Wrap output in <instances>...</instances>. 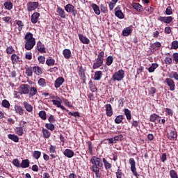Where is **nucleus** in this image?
I'll list each match as a JSON object with an SVG mask.
<instances>
[{"instance_id":"nucleus-1","label":"nucleus","mask_w":178,"mask_h":178,"mask_svg":"<svg viewBox=\"0 0 178 178\" xmlns=\"http://www.w3.org/2000/svg\"><path fill=\"white\" fill-rule=\"evenodd\" d=\"M24 40H25V49H26V51H31L35 46V38H34L33 33L27 32Z\"/></svg>"},{"instance_id":"nucleus-2","label":"nucleus","mask_w":178,"mask_h":178,"mask_svg":"<svg viewBox=\"0 0 178 178\" xmlns=\"http://www.w3.org/2000/svg\"><path fill=\"white\" fill-rule=\"evenodd\" d=\"M90 163L93 164L92 166V172H94L96 176L99 173V168H102V160L95 156H92Z\"/></svg>"},{"instance_id":"nucleus-3","label":"nucleus","mask_w":178,"mask_h":178,"mask_svg":"<svg viewBox=\"0 0 178 178\" xmlns=\"http://www.w3.org/2000/svg\"><path fill=\"white\" fill-rule=\"evenodd\" d=\"M124 78V71L123 70H120L113 75V79L114 81H120Z\"/></svg>"},{"instance_id":"nucleus-4","label":"nucleus","mask_w":178,"mask_h":178,"mask_svg":"<svg viewBox=\"0 0 178 178\" xmlns=\"http://www.w3.org/2000/svg\"><path fill=\"white\" fill-rule=\"evenodd\" d=\"M38 6H40V3H38V1H29L26 5L28 12L35 10Z\"/></svg>"},{"instance_id":"nucleus-5","label":"nucleus","mask_w":178,"mask_h":178,"mask_svg":"<svg viewBox=\"0 0 178 178\" xmlns=\"http://www.w3.org/2000/svg\"><path fill=\"white\" fill-rule=\"evenodd\" d=\"M49 152L51 159H56V158L59 159V156L56 154V146L51 145L49 148Z\"/></svg>"},{"instance_id":"nucleus-6","label":"nucleus","mask_w":178,"mask_h":178,"mask_svg":"<svg viewBox=\"0 0 178 178\" xmlns=\"http://www.w3.org/2000/svg\"><path fill=\"white\" fill-rule=\"evenodd\" d=\"M129 163L131 165V171L132 172L133 175H134L136 177H138V173H137V168H136V161L134 159L131 158L129 159Z\"/></svg>"},{"instance_id":"nucleus-7","label":"nucleus","mask_w":178,"mask_h":178,"mask_svg":"<svg viewBox=\"0 0 178 178\" xmlns=\"http://www.w3.org/2000/svg\"><path fill=\"white\" fill-rule=\"evenodd\" d=\"M36 49L40 52V54H47L45 45L40 40L36 44Z\"/></svg>"},{"instance_id":"nucleus-8","label":"nucleus","mask_w":178,"mask_h":178,"mask_svg":"<svg viewBox=\"0 0 178 178\" xmlns=\"http://www.w3.org/2000/svg\"><path fill=\"white\" fill-rule=\"evenodd\" d=\"M65 10H66L67 13H72L73 16H76V11L74 10V6L72 4H67L65 6Z\"/></svg>"},{"instance_id":"nucleus-9","label":"nucleus","mask_w":178,"mask_h":178,"mask_svg":"<svg viewBox=\"0 0 178 178\" xmlns=\"http://www.w3.org/2000/svg\"><path fill=\"white\" fill-rule=\"evenodd\" d=\"M165 82L170 87V91H175L176 86L175 85V81L170 78H166Z\"/></svg>"},{"instance_id":"nucleus-10","label":"nucleus","mask_w":178,"mask_h":178,"mask_svg":"<svg viewBox=\"0 0 178 178\" xmlns=\"http://www.w3.org/2000/svg\"><path fill=\"white\" fill-rule=\"evenodd\" d=\"M21 94H29L30 92V85L29 84H22L20 87Z\"/></svg>"},{"instance_id":"nucleus-11","label":"nucleus","mask_w":178,"mask_h":178,"mask_svg":"<svg viewBox=\"0 0 178 178\" xmlns=\"http://www.w3.org/2000/svg\"><path fill=\"white\" fill-rule=\"evenodd\" d=\"M13 65H19L20 64V56L17 54H12L10 57Z\"/></svg>"},{"instance_id":"nucleus-12","label":"nucleus","mask_w":178,"mask_h":178,"mask_svg":"<svg viewBox=\"0 0 178 178\" xmlns=\"http://www.w3.org/2000/svg\"><path fill=\"white\" fill-rule=\"evenodd\" d=\"M65 83V78L60 76L55 81L54 87L55 88H59L62 84Z\"/></svg>"},{"instance_id":"nucleus-13","label":"nucleus","mask_w":178,"mask_h":178,"mask_svg":"<svg viewBox=\"0 0 178 178\" xmlns=\"http://www.w3.org/2000/svg\"><path fill=\"white\" fill-rule=\"evenodd\" d=\"M115 15L116 17H118V19H124V15L122 12V10H120V6H118L115 9Z\"/></svg>"},{"instance_id":"nucleus-14","label":"nucleus","mask_w":178,"mask_h":178,"mask_svg":"<svg viewBox=\"0 0 178 178\" xmlns=\"http://www.w3.org/2000/svg\"><path fill=\"white\" fill-rule=\"evenodd\" d=\"M158 20H159L160 22H163L167 24H170V23H172V22H173V17H159Z\"/></svg>"},{"instance_id":"nucleus-15","label":"nucleus","mask_w":178,"mask_h":178,"mask_svg":"<svg viewBox=\"0 0 178 178\" xmlns=\"http://www.w3.org/2000/svg\"><path fill=\"white\" fill-rule=\"evenodd\" d=\"M57 13L61 19H66V12L59 6H57Z\"/></svg>"},{"instance_id":"nucleus-16","label":"nucleus","mask_w":178,"mask_h":178,"mask_svg":"<svg viewBox=\"0 0 178 178\" xmlns=\"http://www.w3.org/2000/svg\"><path fill=\"white\" fill-rule=\"evenodd\" d=\"M167 137L168 140H172L173 141H175V140L177 138V132L176 131H171L167 134Z\"/></svg>"},{"instance_id":"nucleus-17","label":"nucleus","mask_w":178,"mask_h":178,"mask_svg":"<svg viewBox=\"0 0 178 178\" xmlns=\"http://www.w3.org/2000/svg\"><path fill=\"white\" fill-rule=\"evenodd\" d=\"M14 109L15 111V113L17 115H19L20 116L24 115V110L21 106L15 105Z\"/></svg>"},{"instance_id":"nucleus-18","label":"nucleus","mask_w":178,"mask_h":178,"mask_svg":"<svg viewBox=\"0 0 178 178\" xmlns=\"http://www.w3.org/2000/svg\"><path fill=\"white\" fill-rule=\"evenodd\" d=\"M63 154L65 156H67V158H73L74 156V152L70 149H65L63 152Z\"/></svg>"},{"instance_id":"nucleus-19","label":"nucleus","mask_w":178,"mask_h":178,"mask_svg":"<svg viewBox=\"0 0 178 178\" xmlns=\"http://www.w3.org/2000/svg\"><path fill=\"white\" fill-rule=\"evenodd\" d=\"M38 17H40V13L35 12L31 15V23L35 24L38 22Z\"/></svg>"},{"instance_id":"nucleus-20","label":"nucleus","mask_w":178,"mask_h":178,"mask_svg":"<svg viewBox=\"0 0 178 178\" xmlns=\"http://www.w3.org/2000/svg\"><path fill=\"white\" fill-rule=\"evenodd\" d=\"M79 40L81 41V42H82V44H90V39H88V38L83 35V34H79Z\"/></svg>"},{"instance_id":"nucleus-21","label":"nucleus","mask_w":178,"mask_h":178,"mask_svg":"<svg viewBox=\"0 0 178 178\" xmlns=\"http://www.w3.org/2000/svg\"><path fill=\"white\" fill-rule=\"evenodd\" d=\"M63 55L65 59H70L72 58V51L69 49H65L63 51Z\"/></svg>"},{"instance_id":"nucleus-22","label":"nucleus","mask_w":178,"mask_h":178,"mask_svg":"<svg viewBox=\"0 0 178 178\" xmlns=\"http://www.w3.org/2000/svg\"><path fill=\"white\" fill-rule=\"evenodd\" d=\"M102 65H104V61H102V60L97 58L96 62L93 63L92 69H98L99 67H101Z\"/></svg>"},{"instance_id":"nucleus-23","label":"nucleus","mask_w":178,"mask_h":178,"mask_svg":"<svg viewBox=\"0 0 178 178\" xmlns=\"http://www.w3.org/2000/svg\"><path fill=\"white\" fill-rule=\"evenodd\" d=\"M132 7L135 9L137 12H143L144 10V8L138 3H134L132 4Z\"/></svg>"},{"instance_id":"nucleus-24","label":"nucleus","mask_w":178,"mask_h":178,"mask_svg":"<svg viewBox=\"0 0 178 178\" xmlns=\"http://www.w3.org/2000/svg\"><path fill=\"white\" fill-rule=\"evenodd\" d=\"M3 6L7 10H12L13 9V3L10 1H5Z\"/></svg>"},{"instance_id":"nucleus-25","label":"nucleus","mask_w":178,"mask_h":178,"mask_svg":"<svg viewBox=\"0 0 178 178\" xmlns=\"http://www.w3.org/2000/svg\"><path fill=\"white\" fill-rule=\"evenodd\" d=\"M30 166V160L29 159H24L22 161L21 166L20 168H22L23 169H26Z\"/></svg>"},{"instance_id":"nucleus-26","label":"nucleus","mask_w":178,"mask_h":178,"mask_svg":"<svg viewBox=\"0 0 178 178\" xmlns=\"http://www.w3.org/2000/svg\"><path fill=\"white\" fill-rule=\"evenodd\" d=\"M92 8L95 13V15H97V16H99L101 15V10H99V6L95 3L92 4Z\"/></svg>"},{"instance_id":"nucleus-27","label":"nucleus","mask_w":178,"mask_h":178,"mask_svg":"<svg viewBox=\"0 0 178 178\" xmlns=\"http://www.w3.org/2000/svg\"><path fill=\"white\" fill-rule=\"evenodd\" d=\"M46 65L47 66H55V59L52 57H49L46 60Z\"/></svg>"},{"instance_id":"nucleus-28","label":"nucleus","mask_w":178,"mask_h":178,"mask_svg":"<svg viewBox=\"0 0 178 178\" xmlns=\"http://www.w3.org/2000/svg\"><path fill=\"white\" fill-rule=\"evenodd\" d=\"M23 105L27 112H33V106L27 102H24Z\"/></svg>"},{"instance_id":"nucleus-29","label":"nucleus","mask_w":178,"mask_h":178,"mask_svg":"<svg viewBox=\"0 0 178 178\" xmlns=\"http://www.w3.org/2000/svg\"><path fill=\"white\" fill-rule=\"evenodd\" d=\"M44 138H49L51 137V132L48 129L43 128L42 129Z\"/></svg>"},{"instance_id":"nucleus-30","label":"nucleus","mask_w":178,"mask_h":178,"mask_svg":"<svg viewBox=\"0 0 178 178\" xmlns=\"http://www.w3.org/2000/svg\"><path fill=\"white\" fill-rule=\"evenodd\" d=\"M94 79L97 81H99V80H101V79H102V71H97L95 73Z\"/></svg>"},{"instance_id":"nucleus-31","label":"nucleus","mask_w":178,"mask_h":178,"mask_svg":"<svg viewBox=\"0 0 178 178\" xmlns=\"http://www.w3.org/2000/svg\"><path fill=\"white\" fill-rule=\"evenodd\" d=\"M33 72H34L33 67L29 66L26 68V76H28V77L33 76Z\"/></svg>"},{"instance_id":"nucleus-32","label":"nucleus","mask_w":178,"mask_h":178,"mask_svg":"<svg viewBox=\"0 0 178 178\" xmlns=\"http://www.w3.org/2000/svg\"><path fill=\"white\" fill-rule=\"evenodd\" d=\"M33 69L34 73L36 74L38 76H40V74H42V69L41 68V67L34 66Z\"/></svg>"},{"instance_id":"nucleus-33","label":"nucleus","mask_w":178,"mask_h":178,"mask_svg":"<svg viewBox=\"0 0 178 178\" xmlns=\"http://www.w3.org/2000/svg\"><path fill=\"white\" fill-rule=\"evenodd\" d=\"M88 84H89V88H90V91H92V92H97V86H96L95 84L92 82V80H90Z\"/></svg>"},{"instance_id":"nucleus-34","label":"nucleus","mask_w":178,"mask_h":178,"mask_svg":"<svg viewBox=\"0 0 178 178\" xmlns=\"http://www.w3.org/2000/svg\"><path fill=\"white\" fill-rule=\"evenodd\" d=\"M8 137L10 140H12V141H14V143H19V136L15 134H8Z\"/></svg>"},{"instance_id":"nucleus-35","label":"nucleus","mask_w":178,"mask_h":178,"mask_svg":"<svg viewBox=\"0 0 178 178\" xmlns=\"http://www.w3.org/2000/svg\"><path fill=\"white\" fill-rule=\"evenodd\" d=\"M106 112L107 116H112V106L111 104L106 105Z\"/></svg>"},{"instance_id":"nucleus-36","label":"nucleus","mask_w":178,"mask_h":178,"mask_svg":"<svg viewBox=\"0 0 178 178\" xmlns=\"http://www.w3.org/2000/svg\"><path fill=\"white\" fill-rule=\"evenodd\" d=\"M38 84L40 87H47V81L44 78H40L38 81Z\"/></svg>"},{"instance_id":"nucleus-37","label":"nucleus","mask_w":178,"mask_h":178,"mask_svg":"<svg viewBox=\"0 0 178 178\" xmlns=\"http://www.w3.org/2000/svg\"><path fill=\"white\" fill-rule=\"evenodd\" d=\"M103 163H104V166L106 170L111 169V168H112V164L109 163L108 159L103 158Z\"/></svg>"},{"instance_id":"nucleus-38","label":"nucleus","mask_w":178,"mask_h":178,"mask_svg":"<svg viewBox=\"0 0 178 178\" xmlns=\"http://www.w3.org/2000/svg\"><path fill=\"white\" fill-rule=\"evenodd\" d=\"M38 116L42 120H47V112L45 111H41L38 113Z\"/></svg>"},{"instance_id":"nucleus-39","label":"nucleus","mask_w":178,"mask_h":178,"mask_svg":"<svg viewBox=\"0 0 178 178\" xmlns=\"http://www.w3.org/2000/svg\"><path fill=\"white\" fill-rule=\"evenodd\" d=\"M45 127L47 130H50V131H54V130H55V125L51 122L46 123Z\"/></svg>"},{"instance_id":"nucleus-40","label":"nucleus","mask_w":178,"mask_h":178,"mask_svg":"<svg viewBox=\"0 0 178 178\" xmlns=\"http://www.w3.org/2000/svg\"><path fill=\"white\" fill-rule=\"evenodd\" d=\"M38 92V90L37 88L35 87H31L29 89V95L30 97H34V95H35Z\"/></svg>"},{"instance_id":"nucleus-41","label":"nucleus","mask_w":178,"mask_h":178,"mask_svg":"<svg viewBox=\"0 0 178 178\" xmlns=\"http://www.w3.org/2000/svg\"><path fill=\"white\" fill-rule=\"evenodd\" d=\"M130 34H131V29L130 28H126L122 31V35L124 37H128Z\"/></svg>"},{"instance_id":"nucleus-42","label":"nucleus","mask_w":178,"mask_h":178,"mask_svg":"<svg viewBox=\"0 0 178 178\" xmlns=\"http://www.w3.org/2000/svg\"><path fill=\"white\" fill-rule=\"evenodd\" d=\"M17 24L18 26V31H22L23 30V27H24V24L23 23V22L22 20H17Z\"/></svg>"},{"instance_id":"nucleus-43","label":"nucleus","mask_w":178,"mask_h":178,"mask_svg":"<svg viewBox=\"0 0 178 178\" xmlns=\"http://www.w3.org/2000/svg\"><path fill=\"white\" fill-rule=\"evenodd\" d=\"M127 120H131V112L128 108H124V111Z\"/></svg>"},{"instance_id":"nucleus-44","label":"nucleus","mask_w":178,"mask_h":178,"mask_svg":"<svg viewBox=\"0 0 178 178\" xmlns=\"http://www.w3.org/2000/svg\"><path fill=\"white\" fill-rule=\"evenodd\" d=\"M158 67V64L157 63H153L152 65L149 67V73H154L155 72V69Z\"/></svg>"},{"instance_id":"nucleus-45","label":"nucleus","mask_w":178,"mask_h":178,"mask_svg":"<svg viewBox=\"0 0 178 178\" xmlns=\"http://www.w3.org/2000/svg\"><path fill=\"white\" fill-rule=\"evenodd\" d=\"M87 145H88V149L89 154H90V155H92V149L94 148L92 147V143L89 140L87 142Z\"/></svg>"},{"instance_id":"nucleus-46","label":"nucleus","mask_w":178,"mask_h":178,"mask_svg":"<svg viewBox=\"0 0 178 178\" xmlns=\"http://www.w3.org/2000/svg\"><path fill=\"white\" fill-rule=\"evenodd\" d=\"M6 51L8 55H12V54H15V49H13V47L12 46L7 47Z\"/></svg>"},{"instance_id":"nucleus-47","label":"nucleus","mask_w":178,"mask_h":178,"mask_svg":"<svg viewBox=\"0 0 178 178\" xmlns=\"http://www.w3.org/2000/svg\"><path fill=\"white\" fill-rule=\"evenodd\" d=\"M2 106H3V108L9 109V108H10V103H9V101H8L7 99H3L2 101Z\"/></svg>"},{"instance_id":"nucleus-48","label":"nucleus","mask_w":178,"mask_h":178,"mask_svg":"<svg viewBox=\"0 0 178 178\" xmlns=\"http://www.w3.org/2000/svg\"><path fill=\"white\" fill-rule=\"evenodd\" d=\"M33 156L35 158V159H40L41 157V152L37 150L34 151Z\"/></svg>"},{"instance_id":"nucleus-49","label":"nucleus","mask_w":178,"mask_h":178,"mask_svg":"<svg viewBox=\"0 0 178 178\" xmlns=\"http://www.w3.org/2000/svg\"><path fill=\"white\" fill-rule=\"evenodd\" d=\"M122 120H123L122 115H120L117 116L116 118L115 119V122L117 124H119V123H122Z\"/></svg>"},{"instance_id":"nucleus-50","label":"nucleus","mask_w":178,"mask_h":178,"mask_svg":"<svg viewBox=\"0 0 178 178\" xmlns=\"http://www.w3.org/2000/svg\"><path fill=\"white\" fill-rule=\"evenodd\" d=\"M38 60L39 63H42V65H44L45 63V56H39L38 57Z\"/></svg>"},{"instance_id":"nucleus-51","label":"nucleus","mask_w":178,"mask_h":178,"mask_svg":"<svg viewBox=\"0 0 178 178\" xmlns=\"http://www.w3.org/2000/svg\"><path fill=\"white\" fill-rule=\"evenodd\" d=\"M16 133L17 134H18V136H23L24 134L23 127H17Z\"/></svg>"},{"instance_id":"nucleus-52","label":"nucleus","mask_w":178,"mask_h":178,"mask_svg":"<svg viewBox=\"0 0 178 178\" xmlns=\"http://www.w3.org/2000/svg\"><path fill=\"white\" fill-rule=\"evenodd\" d=\"M13 165H14V166L16 168H20L21 166L20 161H19V159H15L13 161Z\"/></svg>"},{"instance_id":"nucleus-53","label":"nucleus","mask_w":178,"mask_h":178,"mask_svg":"<svg viewBox=\"0 0 178 178\" xmlns=\"http://www.w3.org/2000/svg\"><path fill=\"white\" fill-rule=\"evenodd\" d=\"M48 122L49 123H55L56 122V119H55V116L54 115H50V116L48 118Z\"/></svg>"},{"instance_id":"nucleus-54","label":"nucleus","mask_w":178,"mask_h":178,"mask_svg":"<svg viewBox=\"0 0 178 178\" xmlns=\"http://www.w3.org/2000/svg\"><path fill=\"white\" fill-rule=\"evenodd\" d=\"M159 118V115L154 113L150 115L149 120L150 122H155V120H156V119H158Z\"/></svg>"},{"instance_id":"nucleus-55","label":"nucleus","mask_w":178,"mask_h":178,"mask_svg":"<svg viewBox=\"0 0 178 178\" xmlns=\"http://www.w3.org/2000/svg\"><path fill=\"white\" fill-rule=\"evenodd\" d=\"M122 140V135H119L118 136H115L112 138V143H116V141H120Z\"/></svg>"},{"instance_id":"nucleus-56","label":"nucleus","mask_w":178,"mask_h":178,"mask_svg":"<svg viewBox=\"0 0 178 178\" xmlns=\"http://www.w3.org/2000/svg\"><path fill=\"white\" fill-rule=\"evenodd\" d=\"M162 46V44H161V42H156L155 43H154L152 45V48L153 49H156V48H161V47Z\"/></svg>"},{"instance_id":"nucleus-57","label":"nucleus","mask_w":178,"mask_h":178,"mask_svg":"<svg viewBox=\"0 0 178 178\" xmlns=\"http://www.w3.org/2000/svg\"><path fill=\"white\" fill-rule=\"evenodd\" d=\"M170 176L171 178H178L177 173L174 170L170 171Z\"/></svg>"},{"instance_id":"nucleus-58","label":"nucleus","mask_w":178,"mask_h":178,"mask_svg":"<svg viewBox=\"0 0 178 178\" xmlns=\"http://www.w3.org/2000/svg\"><path fill=\"white\" fill-rule=\"evenodd\" d=\"M104 56H105V53L104 51H100L97 56V59L102 60L104 62Z\"/></svg>"},{"instance_id":"nucleus-59","label":"nucleus","mask_w":178,"mask_h":178,"mask_svg":"<svg viewBox=\"0 0 178 178\" xmlns=\"http://www.w3.org/2000/svg\"><path fill=\"white\" fill-rule=\"evenodd\" d=\"M25 59H28V60H31L33 59V54L31 52H27L25 54Z\"/></svg>"},{"instance_id":"nucleus-60","label":"nucleus","mask_w":178,"mask_h":178,"mask_svg":"<svg viewBox=\"0 0 178 178\" xmlns=\"http://www.w3.org/2000/svg\"><path fill=\"white\" fill-rule=\"evenodd\" d=\"M165 15H173V10H172V7L168 6L165 10Z\"/></svg>"},{"instance_id":"nucleus-61","label":"nucleus","mask_w":178,"mask_h":178,"mask_svg":"<svg viewBox=\"0 0 178 178\" xmlns=\"http://www.w3.org/2000/svg\"><path fill=\"white\" fill-rule=\"evenodd\" d=\"M106 65H107V66H111V65H112V56H109L106 58Z\"/></svg>"},{"instance_id":"nucleus-62","label":"nucleus","mask_w":178,"mask_h":178,"mask_svg":"<svg viewBox=\"0 0 178 178\" xmlns=\"http://www.w3.org/2000/svg\"><path fill=\"white\" fill-rule=\"evenodd\" d=\"M52 102H53V105H55L56 106H57V108H59V106H60V105H62V102H60L58 100L53 99Z\"/></svg>"},{"instance_id":"nucleus-63","label":"nucleus","mask_w":178,"mask_h":178,"mask_svg":"<svg viewBox=\"0 0 178 178\" xmlns=\"http://www.w3.org/2000/svg\"><path fill=\"white\" fill-rule=\"evenodd\" d=\"M172 49H178V41L177 40H175L172 42Z\"/></svg>"},{"instance_id":"nucleus-64","label":"nucleus","mask_w":178,"mask_h":178,"mask_svg":"<svg viewBox=\"0 0 178 178\" xmlns=\"http://www.w3.org/2000/svg\"><path fill=\"white\" fill-rule=\"evenodd\" d=\"M172 58L175 62H176V63H178V53H174L172 55Z\"/></svg>"}]
</instances>
